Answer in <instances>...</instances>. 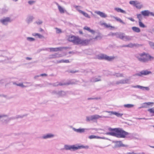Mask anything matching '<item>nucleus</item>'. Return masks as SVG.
<instances>
[{
	"label": "nucleus",
	"mask_w": 154,
	"mask_h": 154,
	"mask_svg": "<svg viewBox=\"0 0 154 154\" xmlns=\"http://www.w3.org/2000/svg\"><path fill=\"white\" fill-rule=\"evenodd\" d=\"M56 4L57 6L58 10L60 13H64L65 11L64 9L60 6L58 3H57Z\"/></svg>",
	"instance_id": "nucleus-22"
},
{
	"label": "nucleus",
	"mask_w": 154,
	"mask_h": 154,
	"mask_svg": "<svg viewBox=\"0 0 154 154\" xmlns=\"http://www.w3.org/2000/svg\"><path fill=\"white\" fill-rule=\"evenodd\" d=\"M113 18H114L116 20V21H117L118 22H119L120 23L123 24H125V23L120 18L117 17H115L114 16L113 17Z\"/></svg>",
	"instance_id": "nucleus-27"
},
{
	"label": "nucleus",
	"mask_w": 154,
	"mask_h": 154,
	"mask_svg": "<svg viewBox=\"0 0 154 154\" xmlns=\"http://www.w3.org/2000/svg\"><path fill=\"white\" fill-rule=\"evenodd\" d=\"M47 75V74H45V73L42 74H41L39 75H37V76H35V78L36 77H39L40 76H46Z\"/></svg>",
	"instance_id": "nucleus-51"
},
{
	"label": "nucleus",
	"mask_w": 154,
	"mask_h": 154,
	"mask_svg": "<svg viewBox=\"0 0 154 154\" xmlns=\"http://www.w3.org/2000/svg\"><path fill=\"white\" fill-rule=\"evenodd\" d=\"M32 35L34 36H38V38H44V37L42 35H41L40 34L38 33H34L32 34Z\"/></svg>",
	"instance_id": "nucleus-30"
},
{
	"label": "nucleus",
	"mask_w": 154,
	"mask_h": 154,
	"mask_svg": "<svg viewBox=\"0 0 154 154\" xmlns=\"http://www.w3.org/2000/svg\"><path fill=\"white\" fill-rule=\"evenodd\" d=\"M134 105L133 104H124V106L125 108H132L133 107H134Z\"/></svg>",
	"instance_id": "nucleus-34"
},
{
	"label": "nucleus",
	"mask_w": 154,
	"mask_h": 154,
	"mask_svg": "<svg viewBox=\"0 0 154 154\" xmlns=\"http://www.w3.org/2000/svg\"><path fill=\"white\" fill-rule=\"evenodd\" d=\"M141 13L142 15L143 16H149V10H147L142 11H141Z\"/></svg>",
	"instance_id": "nucleus-23"
},
{
	"label": "nucleus",
	"mask_w": 154,
	"mask_h": 154,
	"mask_svg": "<svg viewBox=\"0 0 154 154\" xmlns=\"http://www.w3.org/2000/svg\"><path fill=\"white\" fill-rule=\"evenodd\" d=\"M128 45V47L130 48H133V43H129Z\"/></svg>",
	"instance_id": "nucleus-52"
},
{
	"label": "nucleus",
	"mask_w": 154,
	"mask_h": 154,
	"mask_svg": "<svg viewBox=\"0 0 154 154\" xmlns=\"http://www.w3.org/2000/svg\"><path fill=\"white\" fill-rule=\"evenodd\" d=\"M13 84L14 85H17V86H20L23 88H26V87H28V86H26V85H23V83H20L19 84H17L16 83H14Z\"/></svg>",
	"instance_id": "nucleus-31"
},
{
	"label": "nucleus",
	"mask_w": 154,
	"mask_h": 154,
	"mask_svg": "<svg viewBox=\"0 0 154 154\" xmlns=\"http://www.w3.org/2000/svg\"><path fill=\"white\" fill-rule=\"evenodd\" d=\"M12 20L9 17H6L0 20V22L3 25H6L9 23L11 22Z\"/></svg>",
	"instance_id": "nucleus-11"
},
{
	"label": "nucleus",
	"mask_w": 154,
	"mask_h": 154,
	"mask_svg": "<svg viewBox=\"0 0 154 154\" xmlns=\"http://www.w3.org/2000/svg\"><path fill=\"white\" fill-rule=\"evenodd\" d=\"M89 32H91L92 34H94L95 32V31L93 29H90Z\"/></svg>",
	"instance_id": "nucleus-61"
},
{
	"label": "nucleus",
	"mask_w": 154,
	"mask_h": 154,
	"mask_svg": "<svg viewBox=\"0 0 154 154\" xmlns=\"http://www.w3.org/2000/svg\"><path fill=\"white\" fill-rule=\"evenodd\" d=\"M114 9L115 11H116L118 12H120L121 13L124 14L126 13V12L125 11L121 9L120 8H114Z\"/></svg>",
	"instance_id": "nucleus-26"
},
{
	"label": "nucleus",
	"mask_w": 154,
	"mask_h": 154,
	"mask_svg": "<svg viewBox=\"0 0 154 154\" xmlns=\"http://www.w3.org/2000/svg\"><path fill=\"white\" fill-rule=\"evenodd\" d=\"M153 103H151L150 102L144 103H143L141 107H140V108H146L147 106L151 104H153Z\"/></svg>",
	"instance_id": "nucleus-21"
},
{
	"label": "nucleus",
	"mask_w": 154,
	"mask_h": 154,
	"mask_svg": "<svg viewBox=\"0 0 154 154\" xmlns=\"http://www.w3.org/2000/svg\"><path fill=\"white\" fill-rule=\"evenodd\" d=\"M74 7L76 9V10L80 13H81L82 11H83L81 10H80V9L82 8V7L80 6L75 5L74 6Z\"/></svg>",
	"instance_id": "nucleus-32"
},
{
	"label": "nucleus",
	"mask_w": 154,
	"mask_h": 154,
	"mask_svg": "<svg viewBox=\"0 0 154 154\" xmlns=\"http://www.w3.org/2000/svg\"><path fill=\"white\" fill-rule=\"evenodd\" d=\"M69 61L68 60H64V63H69Z\"/></svg>",
	"instance_id": "nucleus-63"
},
{
	"label": "nucleus",
	"mask_w": 154,
	"mask_h": 154,
	"mask_svg": "<svg viewBox=\"0 0 154 154\" xmlns=\"http://www.w3.org/2000/svg\"><path fill=\"white\" fill-rule=\"evenodd\" d=\"M99 138V137L94 135H91L89 136L88 137V138L90 139L98 138Z\"/></svg>",
	"instance_id": "nucleus-40"
},
{
	"label": "nucleus",
	"mask_w": 154,
	"mask_h": 154,
	"mask_svg": "<svg viewBox=\"0 0 154 154\" xmlns=\"http://www.w3.org/2000/svg\"><path fill=\"white\" fill-rule=\"evenodd\" d=\"M34 17L32 16L29 15L28 16L26 20V21L27 23L29 24L32 22L33 20L34 19Z\"/></svg>",
	"instance_id": "nucleus-19"
},
{
	"label": "nucleus",
	"mask_w": 154,
	"mask_h": 154,
	"mask_svg": "<svg viewBox=\"0 0 154 154\" xmlns=\"http://www.w3.org/2000/svg\"><path fill=\"white\" fill-rule=\"evenodd\" d=\"M64 60H60L57 61V63H64Z\"/></svg>",
	"instance_id": "nucleus-59"
},
{
	"label": "nucleus",
	"mask_w": 154,
	"mask_h": 154,
	"mask_svg": "<svg viewBox=\"0 0 154 154\" xmlns=\"http://www.w3.org/2000/svg\"><path fill=\"white\" fill-rule=\"evenodd\" d=\"M127 19L133 22H134L135 21V20L131 17H128Z\"/></svg>",
	"instance_id": "nucleus-60"
},
{
	"label": "nucleus",
	"mask_w": 154,
	"mask_h": 154,
	"mask_svg": "<svg viewBox=\"0 0 154 154\" xmlns=\"http://www.w3.org/2000/svg\"><path fill=\"white\" fill-rule=\"evenodd\" d=\"M151 15L153 17H154V13L152 12H150L149 11V16Z\"/></svg>",
	"instance_id": "nucleus-57"
},
{
	"label": "nucleus",
	"mask_w": 154,
	"mask_h": 154,
	"mask_svg": "<svg viewBox=\"0 0 154 154\" xmlns=\"http://www.w3.org/2000/svg\"><path fill=\"white\" fill-rule=\"evenodd\" d=\"M102 37L100 33H98L95 38L89 39H82L78 36L69 35L68 38V40L69 41L72 42L74 45L85 46L87 45L90 41L93 39L94 41H96L101 39Z\"/></svg>",
	"instance_id": "nucleus-1"
},
{
	"label": "nucleus",
	"mask_w": 154,
	"mask_h": 154,
	"mask_svg": "<svg viewBox=\"0 0 154 154\" xmlns=\"http://www.w3.org/2000/svg\"><path fill=\"white\" fill-rule=\"evenodd\" d=\"M137 18L139 19V21H141L142 19V14H137Z\"/></svg>",
	"instance_id": "nucleus-42"
},
{
	"label": "nucleus",
	"mask_w": 154,
	"mask_h": 154,
	"mask_svg": "<svg viewBox=\"0 0 154 154\" xmlns=\"http://www.w3.org/2000/svg\"><path fill=\"white\" fill-rule=\"evenodd\" d=\"M95 13L99 15L101 17L106 18L107 17V15L102 12L99 11H95Z\"/></svg>",
	"instance_id": "nucleus-20"
},
{
	"label": "nucleus",
	"mask_w": 154,
	"mask_h": 154,
	"mask_svg": "<svg viewBox=\"0 0 154 154\" xmlns=\"http://www.w3.org/2000/svg\"><path fill=\"white\" fill-rule=\"evenodd\" d=\"M27 41L29 42H33L35 40V38L32 37H28L26 38Z\"/></svg>",
	"instance_id": "nucleus-41"
},
{
	"label": "nucleus",
	"mask_w": 154,
	"mask_h": 154,
	"mask_svg": "<svg viewBox=\"0 0 154 154\" xmlns=\"http://www.w3.org/2000/svg\"><path fill=\"white\" fill-rule=\"evenodd\" d=\"M128 146L127 145L124 144L121 141H117L115 142V147L116 148L120 147H127Z\"/></svg>",
	"instance_id": "nucleus-12"
},
{
	"label": "nucleus",
	"mask_w": 154,
	"mask_h": 154,
	"mask_svg": "<svg viewBox=\"0 0 154 154\" xmlns=\"http://www.w3.org/2000/svg\"><path fill=\"white\" fill-rule=\"evenodd\" d=\"M84 29L85 30H88L89 31L90 30V28L88 27H85L84 28Z\"/></svg>",
	"instance_id": "nucleus-58"
},
{
	"label": "nucleus",
	"mask_w": 154,
	"mask_h": 154,
	"mask_svg": "<svg viewBox=\"0 0 154 154\" xmlns=\"http://www.w3.org/2000/svg\"><path fill=\"white\" fill-rule=\"evenodd\" d=\"M28 3L30 5H32L35 3V1L34 0H30L28 1Z\"/></svg>",
	"instance_id": "nucleus-44"
},
{
	"label": "nucleus",
	"mask_w": 154,
	"mask_h": 154,
	"mask_svg": "<svg viewBox=\"0 0 154 154\" xmlns=\"http://www.w3.org/2000/svg\"><path fill=\"white\" fill-rule=\"evenodd\" d=\"M149 44L151 47L153 49H154V43L152 42H149Z\"/></svg>",
	"instance_id": "nucleus-45"
},
{
	"label": "nucleus",
	"mask_w": 154,
	"mask_h": 154,
	"mask_svg": "<svg viewBox=\"0 0 154 154\" xmlns=\"http://www.w3.org/2000/svg\"><path fill=\"white\" fill-rule=\"evenodd\" d=\"M140 57H137L138 60L142 63H146L149 61L154 60V57L151 56L148 53L143 52L139 54Z\"/></svg>",
	"instance_id": "nucleus-3"
},
{
	"label": "nucleus",
	"mask_w": 154,
	"mask_h": 154,
	"mask_svg": "<svg viewBox=\"0 0 154 154\" xmlns=\"http://www.w3.org/2000/svg\"><path fill=\"white\" fill-rule=\"evenodd\" d=\"M116 84L117 85H118L120 84H122V80L121 79L120 80L116 81Z\"/></svg>",
	"instance_id": "nucleus-53"
},
{
	"label": "nucleus",
	"mask_w": 154,
	"mask_h": 154,
	"mask_svg": "<svg viewBox=\"0 0 154 154\" xmlns=\"http://www.w3.org/2000/svg\"><path fill=\"white\" fill-rule=\"evenodd\" d=\"M109 118V117L103 116H100L98 115H94L90 116H87L86 117V121L87 122H90L91 121H94V120L100 118Z\"/></svg>",
	"instance_id": "nucleus-8"
},
{
	"label": "nucleus",
	"mask_w": 154,
	"mask_h": 154,
	"mask_svg": "<svg viewBox=\"0 0 154 154\" xmlns=\"http://www.w3.org/2000/svg\"><path fill=\"white\" fill-rule=\"evenodd\" d=\"M114 75L116 76L117 77H124L123 74L120 73H116L114 74Z\"/></svg>",
	"instance_id": "nucleus-38"
},
{
	"label": "nucleus",
	"mask_w": 154,
	"mask_h": 154,
	"mask_svg": "<svg viewBox=\"0 0 154 154\" xmlns=\"http://www.w3.org/2000/svg\"><path fill=\"white\" fill-rule=\"evenodd\" d=\"M112 35L115 36L116 38H119L125 41H129L132 39V37L129 35H126L124 33L117 32L112 33Z\"/></svg>",
	"instance_id": "nucleus-4"
},
{
	"label": "nucleus",
	"mask_w": 154,
	"mask_h": 154,
	"mask_svg": "<svg viewBox=\"0 0 154 154\" xmlns=\"http://www.w3.org/2000/svg\"><path fill=\"white\" fill-rule=\"evenodd\" d=\"M152 73V72L151 71L148 70H143L138 73L135 74L134 75V76L142 77L143 75H148Z\"/></svg>",
	"instance_id": "nucleus-10"
},
{
	"label": "nucleus",
	"mask_w": 154,
	"mask_h": 154,
	"mask_svg": "<svg viewBox=\"0 0 154 154\" xmlns=\"http://www.w3.org/2000/svg\"><path fill=\"white\" fill-rule=\"evenodd\" d=\"M67 92H66L63 91H54L52 94L54 95H56L57 97H63L66 95Z\"/></svg>",
	"instance_id": "nucleus-9"
},
{
	"label": "nucleus",
	"mask_w": 154,
	"mask_h": 154,
	"mask_svg": "<svg viewBox=\"0 0 154 154\" xmlns=\"http://www.w3.org/2000/svg\"><path fill=\"white\" fill-rule=\"evenodd\" d=\"M132 88H137L140 89H141L142 91H149V87H144L143 86H141L140 85H137L136 86H132Z\"/></svg>",
	"instance_id": "nucleus-14"
},
{
	"label": "nucleus",
	"mask_w": 154,
	"mask_h": 154,
	"mask_svg": "<svg viewBox=\"0 0 154 154\" xmlns=\"http://www.w3.org/2000/svg\"><path fill=\"white\" fill-rule=\"evenodd\" d=\"M49 48L50 50V51L51 52H57L61 51L62 50V49L66 48L60 47L55 48Z\"/></svg>",
	"instance_id": "nucleus-17"
},
{
	"label": "nucleus",
	"mask_w": 154,
	"mask_h": 154,
	"mask_svg": "<svg viewBox=\"0 0 154 154\" xmlns=\"http://www.w3.org/2000/svg\"><path fill=\"white\" fill-rule=\"evenodd\" d=\"M67 83V85H72L75 84V82L74 81H71Z\"/></svg>",
	"instance_id": "nucleus-48"
},
{
	"label": "nucleus",
	"mask_w": 154,
	"mask_h": 154,
	"mask_svg": "<svg viewBox=\"0 0 154 154\" xmlns=\"http://www.w3.org/2000/svg\"><path fill=\"white\" fill-rule=\"evenodd\" d=\"M137 1H131L129 2V4L135 6Z\"/></svg>",
	"instance_id": "nucleus-43"
},
{
	"label": "nucleus",
	"mask_w": 154,
	"mask_h": 154,
	"mask_svg": "<svg viewBox=\"0 0 154 154\" xmlns=\"http://www.w3.org/2000/svg\"><path fill=\"white\" fill-rule=\"evenodd\" d=\"M67 85V82L64 83H54V85L55 86H57L58 85L62 86V85Z\"/></svg>",
	"instance_id": "nucleus-33"
},
{
	"label": "nucleus",
	"mask_w": 154,
	"mask_h": 154,
	"mask_svg": "<svg viewBox=\"0 0 154 154\" xmlns=\"http://www.w3.org/2000/svg\"><path fill=\"white\" fill-rule=\"evenodd\" d=\"M55 29L56 30V33H60L62 32L61 30V29L57 28H56Z\"/></svg>",
	"instance_id": "nucleus-47"
},
{
	"label": "nucleus",
	"mask_w": 154,
	"mask_h": 154,
	"mask_svg": "<svg viewBox=\"0 0 154 154\" xmlns=\"http://www.w3.org/2000/svg\"><path fill=\"white\" fill-rule=\"evenodd\" d=\"M139 26L140 27L145 28L146 26L141 21H138Z\"/></svg>",
	"instance_id": "nucleus-36"
},
{
	"label": "nucleus",
	"mask_w": 154,
	"mask_h": 154,
	"mask_svg": "<svg viewBox=\"0 0 154 154\" xmlns=\"http://www.w3.org/2000/svg\"><path fill=\"white\" fill-rule=\"evenodd\" d=\"M121 80L122 84L130 83V79H122Z\"/></svg>",
	"instance_id": "nucleus-28"
},
{
	"label": "nucleus",
	"mask_w": 154,
	"mask_h": 154,
	"mask_svg": "<svg viewBox=\"0 0 154 154\" xmlns=\"http://www.w3.org/2000/svg\"><path fill=\"white\" fill-rule=\"evenodd\" d=\"M97 58L99 60H104L110 61L114 60L115 57L114 56H109L103 54H100L97 56Z\"/></svg>",
	"instance_id": "nucleus-7"
},
{
	"label": "nucleus",
	"mask_w": 154,
	"mask_h": 154,
	"mask_svg": "<svg viewBox=\"0 0 154 154\" xmlns=\"http://www.w3.org/2000/svg\"><path fill=\"white\" fill-rule=\"evenodd\" d=\"M101 81L100 77H94L92 78L91 79V81L93 82H95Z\"/></svg>",
	"instance_id": "nucleus-29"
},
{
	"label": "nucleus",
	"mask_w": 154,
	"mask_h": 154,
	"mask_svg": "<svg viewBox=\"0 0 154 154\" xmlns=\"http://www.w3.org/2000/svg\"><path fill=\"white\" fill-rule=\"evenodd\" d=\"M89 148L88 146H84L83 145H65L64 148L66 150H70L71 151H74L78 149H88Z\"/></svg>",
	"instance_id": "nucleus-6"
},
{
	"label": "nucleus",
	"mask_w": 154,
	"mask_h": 154,
	"mask_svg": "<svg viewBox=\"0 0 154 154\" xmlns=\"http://www.w3.org/2000/svg\"><path fill=\"white\" fill-rule=\"evenodd\" d=\"M109 130L110 131H114V132H107L106 133V134L114 136L117 138H128L132 136L131 133L127 132L121 128H109Z\"/></svg>",
	"instance_id": "nucleus-2"
},
{
	"label": "nucleus",
	"mask_w": 154,
	"mask_h": 154,
	"mask_svg": "<svg viewBox=\"0 0 154 154\" xmlns=\"http://www.w3.org/2000/svg\"><path fill=\"white\" fill-rule=\"evenodd\" d=\"M68 72H70L72 73H75V72H78V71L76 70L74 71L73 70H71L68 71Z\"/></svg>",
	"instance_id": "nucleus-56"
},
{
	"label": "nucleus",
	"mask_w": 154,
	"mask_h": 154,
	"mask_svg": "<svg viewBox=\"0 0 154 154\" xmlns=\"http://www.w3.org/2000/svg\"><path fill=\"white\" fill-rule=\"evenodd\" d=\"M27 116V114H26L25 115H17L15 117H11L10 118H8L7 119V120H8V121L11 120L12 119H18V118H22L24 117V116Z\"/></svg>",
	"instance_id": "nucleus-18"
},
{
	"label": "nucleus",
	"mask_w": 154,
	"mask_h": 154,
	"mask_svg": "<svg viewBox=\"0 0 154 154\" xmlns=\"http://www.w3.org/2000/svg\"><path fill=\"white\" fill-rule=\"evenodd\" d=\"M103 25H104L107 28H109V27H111V28L112 27V26H110L109 24L108 25L106 23H103Z\"/></svg>",
	"instance_id": "nucleus-54"
},
{
	"label": "nucleus",
	"mask_w": 154,
	"mask_h": 154,
	"mask_svg": "<svg viewBox=\"0 0 154 154\" xmlns=\"http://www.w3.org/2000/svg\"><path fill=\"white\" fill-rule=\"evenodd\" d=\"M85 17L88 18H91L90 16L86 13L82 11V13H81Z\"/></svg>",
	"instance_id": "nucleus-35"
},
{
	"label": "nucleus",
	"mask_w": 154,
	"mask_h": 154,
	"mask_svg": "<svg viewBox=\"0 0 154 154\" xmlns=\"http://www.w3.org/2000/svg\"><path fill=\"white\" fill-rule=\"evenodd\" d=\"M7 116L6 115H0V118L3 117H7Z\"/></svg>",
	"instance_id": "nucleus-62"
},
{
	"label": "nucleus",
	"mask_w": 154,
	"mask_h": 154,
	"mask_svg": "<svg viewBox=\"0 0 154 154\" xmlns=\"http://www.w3.org/2000/svg\"><path fill=\"white\" fill-rule=\"evenodd\" d=\"M0 55V62L9 63L12 57L9 56V53L6 51H1Z\"/></svg>",
	"instance_id": "nucleus-5"
},
{
	"label": "nucleus",
	"mask_w": 154,
	"mask_h": 154,
	"mask_svg": "<svg viewBox=\"0 0 154 154\" xmlns=\"http://www.w3.org/2000/svg\"><path fill=\"white\" fill-rule=\"evenodd\" d=\"M148 111L150 113H154V107L148 109Z\"/></svg>",
	"instance_id": "nucleus-46"
},
{
	"label": "nucleus",
	"mask_w": 154,
	"mask_h": 154,
	"mask_svg": "<svg viewBox=\"0 0 154 154\" xmlns=\"http://www.w3.org/2000/svg\"><path fill=\"white\" fill-rule=\"evenodd\" d=\"M143 5L141 3L137 1L135 7L138 9H140L143 7Z\"/></svg>",
	"instance_id": "nucleus-24"
},
{
	"label": "nucleus",
	"mask_w": 154,
	"mask_h": 154,
	"mask_svg": "<svg viewBox=\"0 0 154 154\" xmlns=\"http://www.w3.org/2000/svg\"><path fill=\"white\" fill-rule=\"evenodd\" d=\"M142 46V45L137 43H133V48H138Z\"/></svg>",
	"instance_id": "nucleus-39"
},
{
	"label": "nucleus",
	"mask_w": 154,
	"mask_h": 154,
	"mask_svg": "<svg viewBox=\"0 0 154 154\" xmlns=\"http://www.w3.org/2000/svg\"><path fill=\"white\" fill-rule=\"evenodd\" d=\"M32 59V58L30 57H26V59L27 60H31Z\"/></svg>",
	"instance_id": "nucleus-64"
},
{
	"label": "nucleus",
	"mask_w": 154,
	"mask_h": 154,
	"mask_svg": "<svg viewBox=\"0 0 154 154\" xmlns=\"http://www.w3.org/2000/svg\"><path fill=\"white\" fill-rule=\"evenodd\" d=\"M72 130L74 131L77 133H84L85 130H88V129L87 128H79V129H76L74 127H71Z\"/></svg>",
	"instance_id": "nucleus-15"
},
{
	"label": "nucleus",
	"mask_w": 154,
	"mask_h": 154,
	"mask_svg": "<svg viewBox=\"0 0 154 154\" xmlns=\"http://www.w3.org/2000/svg\"><path fill=\"white\" fill-rule=\"evenodd\" d=\"M114 115L116 116L117 117H121L123 115V114L115 112Z\"/></svg>",
	"instance_id": "nucleus-37"
},
{
	"label": "nucleus",
	"mask_w": 154,
	"mask_h": 154,
	"mask_svg": "<svg viewBox=\"0 0 154 154\" xmlns=\"http://www.w3.org/2000/svg\"><path fill=\"white\" fill-rule=\"evenodd\" d=\"M35 23L36 24H37L38 25H40L43 22L42 21L40 20H38L36 21Z\"/></svg>",
	"instance_id": "nucleus-49"
},
{
	"label": "nucleus",
	"mask_w": 154,
	"mask_h": 154,
	"mask_svg": "<svg viewBox=\"0 0 154 154\" xmlns=\"http://www.w3.org/2000/svg\"><path fill=\"white\" fill-rule=\"evenodd\" d=\"M132 30L134 32L139 33L140 32V30L139 28L137 27L134 26L132 27Z\"/></svg>",
	"instance_id": "nucleus-25"
},
{
	"label": "nucleus",
	"mask_w": 154,
	"mask_h": 154,
	"mask_svg": "<svg viewBox=\"0 0 154 154\" xmlns=\"http://www.w3.org/2000/svg\"><path fill=\"white\" fill-rule=\"evenodd\" d=\"M106 112L109 113L110 115H114V113L115 112L112 111H105Z\"/></svg>",
	"instance_id": "nucleus-50"
},
{
	"label": "nucleus",
	"mask_w": 154,
	"mask_h": 154,
	"mask_svg": "<svg viewBox=\"0 0 154 154\" xmlns=\"http://www.w3.org/2000/svg\"><path fill=\"white\" fill-rule=\"evenodd\" d=\"M55 136V135L52 133H49L44 134L42 137V138L43 139H46L53 138Z\"/></svg>",
	"instance_id": "nucleus-13"
},
{
	"label": "nucleus",
	"mask_w": 154,
	"mask_h": 154,
	"mask_svg": "<svg viewBox=\"0 0 154 154\" xmlns=\"http://www.w3.org/2000/svg\"><path fill=\"white\" fill-rule=\"evenodd\" d=\"M8 11V10L6 8H3L2 9V12L3 13H5L6 12H7Z\"/></svg>",
	"instance_id": "nucleus-55"
},
{
	"label": "nucleus",
	"mask_w": 154,
	"mask_h": 154,
	"mask_svg": "<svg viewBox=\"0 0 154 154\" xmlns=\"http://www.w3.org/2000/svg\"><path fill=\"white\" fill-rule=\"evenodd\" d=\"M62 57L61 54H59L58 53H55L54 54L50 55L49 56V58L50 59H53L57 58L60 57Z\"/></svg>",
	"instance_id": "nucleus-16"
}]
</instances>
